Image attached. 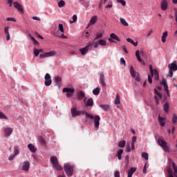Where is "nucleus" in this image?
Instances as JSON below:
<instances>
[{
    "label": "nucleus",
    "instance_id": "1",
    "mask_svg": "<svg viewBox=\"0 0 177 177\" xmlns=\"http://www.w3.org/2000/svg\"><path fill=\"white\" fill-rule=\"evenodd\" d=\"M85 116L87 118H91V120H93L95 128L97 129L99 128V125H100V116L96 115H91L88 113H85Z\"/></svg>",
    "mask_w": 177,
    "mask_h": 177
},
{
    "label": "nucleus",
    "instance_id": "2",
    "mask_svg": "<svg viewBox=\"0 0 177 177\" xmlns=\"http://www.w3.org/2000/svg\"><path fill=\"white\" fill-rule=\"evenodd\" d=\"M64 169L67 176H73L74 174V166L71 165L70 163H66L64 165Z\"/></svg>",
    "mask_w": 177,
    "mask_h": 177
},
{
    "label": "nucleus",
    "instance_id": "3",
    "mask_svg": "<svg viewBox=\"0 0 177 177\" xmlns=\"http://www.w3.org/2000/svg\"><path fill=\"white\" fill-rule=\"evenodd\" d=\"M50 160L53 165V167L55 168L57 171H62L63 169L62 165H59V160H57V157L51 156Z\"/></svg>",
    "mask_w": 177,
    "mask_h": 177
},
{
    "label": "nucleus",
    "instance_id": "4",
    "mask_svg": "<svg viewBox=\"0 0 177 177\" xmlns=\"http://www.w3.org/2000/svg\"><path fill=\"white\" fill-rule=\"evenodd\" d=\"M168 68H169V77H170V78H172V77H174V71H177L176 61H174L173 63L169 64L168 65Z\"/></svg>",
    "mask_w": 177,
    "mask_h": 177
},
{
    "label": "nucleus",
    "instance_id": "5",
    "mask_svg": "<svg viewBox=\"0 0 177 177\" xmlns=\"http://www.w3.org/2000/svg\"><path fill=\"white\" fill-rule=\"evenodd\" d=\"M130 74L133 78L138 81V82H140V75L139 73H136L133 69V66H131L130 68Z\"/></svg>",
    "mask_w": 177,
    "mask_h": 177
},
{
    "label": "nucleus",
    "instance_id": "6",
    "mask_svg": "<svg viewBox=\"0 0 177 177\" xmlns=\"http://www.w3.org/2000/svg\"><path fill=\"white\" fill-rule=\"evenodd\" d=\"M158 145H160L161 147H162L165 151H169V147H168V144L167 143V142L164 141L161 138H158Z\"/></svg>",
    "mask_w": 177,
    "mask_h": 177
},
{
    "label": "nucleus",
    "instance_id": "7",
    "mask_svg": "<svg viewBox=\"0 0 177 177\" xmlns=\"http://www.w3.org/2000/svg\"><path fill=\"white\" fill-rule=\"evenodd\" d=\"M88 113L85 111H77V109L73 108L71 109L72 117H77V115H85V113Z\"/></svg>",
    "mask_w": 177,
    "mask_h": 177
},
{
    "label": "nucleus",
    "instance_id": "8",
    "mask_svg": "<svg viewBox=\"0 0 177 177\" xmlns=\"http://www.w3.org/2000/svg\"><path fill=\"white\" fill-rule=\"evenodd\" d=\"M52 77H50V75L49 73H46L44 77V84L46 86H50L52 85Z\"/></svg>",
    "mask_w": 177,
    "mask_h": 177
},
{
    "label": "nucleus",
    "instance_id": "9",
    "mask_svg": "<svg viewBox=\"0 0 177 177\" xmlns=\"http://www.w3.org/2000/svg\"><path fill=\"white\" fill-rule=\"evenodd\" d=\"M56 55V51H50L48 53H44L43 54L39 55L40 59H45V57H50V56H55Z\"/></svg>",
    "mask_w": 177,
    "mask_h": 177
},
{
    "label": "nucleus",
    "instance_id": "10",
    "mask_svg": "<svg viewBox=\"0 0 177 177\" xmlns=\"http://www.w3.org/2000/svg\"><path fill=\"white\" fill-rule=\"evenodd\" d=\"M13 5L14 7L21 13V15H24V9L23 8V6L17 2H14Z\"/></svg>",
    "mask_w": 177,
    "mask_h": 177
},
{
    "label": "nucleus",
    "instance_id": "11",
    "mask_svg": "<svg viewBox=\"0 0 177 177\" xmlns=\"http://www.w3.org/2000/svg\"><path fill=\"white\" fill-rule=\"evenodd\" d=\"M169 164H171L173 167V169L174 171V176L177 177V166L175 162L172 161V159L171 158H168Z\"/></svg>",
    "mask_w": 177,
    "mask_h": 177
},
{
    "label": "nucleus",
    "instance_id": "12",
    "mask_svg": "<svg viewBox=\"0 0 177 177\" xmlns=\"http://www.w3.org/2000/svg\"><path fill=\"white\" fill-rule=\"evenodd\" d=\"M55 82L56 83L57 86H58L59 89L62 88V77L60 76H55L54 77Z\"/></svg>",
    "mask_w": 177,
    "mask_h": 177
},
{
    "label": "nucleus",
    "instance_id": "13",
    "mask_svg": "<svg viewBox=\"0 0 177 177\" xmlns=\"http://www.w3.org/2000/svg\"><path fill=\"white\" fill-rule=\"evenodd\" d=\"M22 169L23 171H28V170L30 169V162L28 161L24 162L22 165Z\"/></svg>",
    "mask_w": 177,
    "mask_h": 177
},
{
    "label": "nucleus",
    "instance_id": "14",
    "mask_svg": "<svg viewBox=\"0 0 177 177\" xmlns=\"http://www.w3.org/2000/svg\"><path fill=\"white\" fill-rule=\"evenodd\" d=\"M89 46H90L89 45H87L83 48H80L79 50L81 55H82V56H85V54L88 53V50H89Z\"/></svg>",
    "mask_w": 177,
    "mask_h": 177
},
{
    "label": "nucleus",
    "instance_id": "15",
    "mask_svg": "<svg viewBox=\"0 0 177 177\" xmlns=\"http://www.w3.org/2000/svg\"><path fill=\"white\" fill-rule=\"evenodd\" d=\"M162 10H167L168 9V0H162L161 2Z\"/></svg>",
    "mask_w": 177,
    "mask_h": 177
},
{
    "label": "nucleus",
    "instance_id": "16",
    "mask_svg": "<svg viewBox=\"0 0 177 177\" xmlns=\"http://www.w3.org/2000/svg\"><path fill=\"white\" fill-rule=\"evenodd\" d=\"M100 81L101 82V85H102V86H106V84L104 82V73L103 72L100 73Z\"/></svg>",
    "mask_w": 177,
    "mask_h": 177
},
{
    "label": "nucleus",
    "instance_id": "17",
    "mask_svg": "<svg viewBox=\"0 0 177 177\" xmlns=\"http://www.w3.org/2000/svg\"><path fill=\"white\" fill-rule=\"evenodd\" d=\"M158 120L159 121V125H160V127H165V118L161 117L160 115L158 116Z\"/></svg>",
    "mask_w": 177,
    "mask_h": 177
},
{
    "label": "nucleus",
    "instance_id": "18",
    "mask_svg": "<svg viewBox=\"0 0 177 177\" xmlns=\"http://www.w3.org/2000/svg\"><path fill=\"white\" fill-rule=\"evenodd\" d=\"M6 136H10L12 135V132H13V129L12 128L7 127L4 130Z\"/></svg>",
    "mask_w": 177,
    "mask_h": 177
},
{
    "label": "nucleus",
    "instance_id": "19",
    "mask_svg": "<svg viewBox=\"0 0 177 177\" xmlns=\"http://www.w3.org/2000/svg\"><path fill=\"white\" fill-rule=\"evenodd\" d=\"M96 21H97V16L92 17L88 24V26H93V24H95Z\"/></svg>",
    "mask_w": 177,
    "mask_h": 177
},
{
    "label": "nucleus",
    "instance_id": "20",
    "mask_svg": "<svg viewBox=\"0 0 177 177\" xmlns=\"http://www.w3.org/2000/svg\"><path fill=\"white\" fill-rule=\"evenodd\" d=\"M28 148L29 149L30 151H31V153H35L37 151L35 146H34L32 144L28 145Z\"/></svg>",
    "mask_w": 177,
    "mask_h": 177
},
{
    "label": "nucleus",
    "instance_id": "21",
    "mask_svg": "<svg viewBox=\"0 0 177 177\" xmlns=\"http://www.w3.org/2000/svg\"><path fill=\"white\" fill-rule=\"evenodd\" d=\"M64 93H74L75 92V89L74 88H63V91H62Z\"/></svg>",
    "mask_w": 177,
    "mask_h": 177
},
{
    "label": "nucleus",
    "instance_id": "22",
    "mask_svg": "<svg viewBox=\"0 0 177 177\" xmlns=\"http://www.w3.org/2000/svg\"><path fill=\"white\" fill-rule=\"evenodd\" d=\"M100 107H101V109L105 111H109L110 110V106L107 104H101L100 105Z\"/></svg>",
    "mask_w": 177,
    "mask_h": 177
},
{
    "label": "nucleus",
    "instance_id": "23",
    "mask_svg": "<svg viewBox=\"0 0 177 177\" xmlns=\"http://www.w3.org/2000/svg\"><path fill=\"white\" fill-rule=\"evenodd\" d=\"M110 38H111L112 39H115V41H120V37H118V36H117V35H115V33H111L110 35Z\"/></svg>",
    "mask_w": 177,
    "mask_h": 177
},
{
    "label": "nucleus",
    "instance_id": "24",
    "mask_svg": "<svg viewBox=\"0 0 177 177\" xmlns=\"http://www.w3.org/2000/svg\"><path fill=\"white\" fill-rule=\"evenodd\" d=\"M167 37H168V32L165 31V32H163L162 36V42L163 43L166 42L167 39L165 38H167Z\"/></svg>",
    "mask_w": 177,
    "mask_h": 177
},
{
    "label": "nucleus",
    "instance_id": "25",
    "mask_svg": "<svg viewBox=\"0 0 177 177\" xmlns=\"http://www.w3.org/2000/svg\"><path fill=\"white\" fill-rule=\"evenodd\" d=\"M86 106L87 107H89V106H93V99L89 98V99L87 100V102H86Z\"/></svg>",
    "mask_w": 177,
    "mask_h": 177
},
{
    "label": "nucleus",
    "instance_id": "26",
    "mask_svg": "<svg viewBox=\"0 0 177 177\" xmlns=\"http://www.w3.org/2000/svg\"><path fill=\"white\" fill-rule=\"evenodd\" d=\"M164 111L165 113H168V110L169 109V104L168 102H165L164 106H163Z\"/></svg>",
    "mask_w": 177,
    "mask_h": 177
},
{
    "label": "nucleus",
    "instance_id": "27",
    "mask_svg": "<svg viewBox=\"0 0 177 177\" xmlns=\"http://www.w3.org/2000/svg\"><path fill=\"white\" fill-rule=\"evenodd\" d=\"M39 141L40 145H42V146H45V145H46V140H45V138H44L43 137H39Z\"/></svg>",
    "mask_w": 177,
    "mask_h": 177
},
{
    "label": "nucleus",
    "instance_id": "28",
    "mask_svg": "<svg viewBox=\"0 0 177 177\" xmlns=\"http://www.w3.org/2000/svg\"><path fill=\"white\" fill-rule=\"evenodd\" d=\"M134 172H136V167H131L130 169L128 171V175H133Z\"/></svg>",
    "mask_w": 177,
    "mask_h": 177
},
{
    "label": "nucleus",
    "instance_id": "29",
    "mask_svg": "<svg viewBox=\"0 0 177 177\" xmlns=\"http://www.w3.org/2000/svg\"><path fill=\"white\" fill-rule=\"evenodd\" d=\"M93 93L95 95H97L100 93V88L99 87L95 88L94 90H93Z\"/></svg>",
    "mask_w": 177,
    "mask_h": 177
},
{
    "label": "nucleus",
    "instance_id": "30",
    "mask_svg": "<svg viewBox=\"0 0 177 177\" xmlns=\"http://www.w3.org/2000/svg\"><path fill=\"white\" fill-rule=\"evenodd\" d=\"M120 23L125 27H128L129 26L128 22H127L124 18H120Z\"/></svg>",
    "mask_w": 177,
    "mask_h": 177
},
{
    "label": "nucleus",
    "instance_id": "31",
    "mask_svg": "<svg viewBox=\"0 0 177 177\" xmlns=\"http://www.w3.org/2000/svg\"><path fill=\"white\" fill-rule=\"evenodd\" d=\"M122 153H124V150H122V149H119L118 151V160H121V158H122L121 156H122Z\"/></svg>",
    "mask_w": 177,
    "mask_h": 177
},
{
    "label": "nucleus",
    "instance_id": "32",
    "mask_svg": "<svg viewBox=\"0 0 177 177\" xmlns=\"http://www.w3.org/2000/svg\"><path fill=\"white\" fill-rule=\"evenodd\" d=\"M114 103L115 104H120V95L116 94V97L114 100Z\"/></svg>",
    "mask_w": 177,
    "mask_h": 177
},
{
    "label": "nucleus",
    "instance_id": "33",
    "mask_svg": "<svg viewBox=\"0 0 177 177\" xmlns=\"http://www.w3.org/2000/svg\"><path fill=\"white\" fill-rule=\"evenodd\" d=\"M167 173L169 174L168 177H174V171H172V169L168 168Z\"/></svg>",
    "mask_w": 177,
    "mask_h": 177
},
{
    "label": "nucleus",
    "instance_id": "34",
    "mask_svg": "<svg viewBox=\"0 0 177 177\" xmlns=\"http://www.w3.org/2000/svg\"><path fill=\"white\" fill-rule=\"evenodd\" d=\"M59 8H63V6H66V2L63 0H61L58 2Z\"/></svg>",
    "mask_w": 177,
    "mask_h": 177
},
{
    "label": "nucleus",
    "instance_id": "35",
    "mask_svg": "<svg viewBox=\"0 0 177 177\" xmlns=\"http://www.w3.org/2000/svg\"><path fill=\"white\" fill-rule=\"evenodd\" d=\"M125 145H126L125 140L120 141V142H119V143H118L119 147H121L122 149L124 148V147H125Z\"/></svg>",
    "mask_w": 177,
    "mask_h": 177
},
{
    "label": "nucleus",
    "instance_id": "36",
    "mask_svg": "<svg viewBox=\"0 0 177 177\" xmlns=\"http://www.w3.org/2000/svg\"><path fill=\"white\" fill-rule=\"evenodd\" d=\"M0 120H8L6 115L3 114V112L0 111Z\"/></svg>",
    "mask_w": 177,
    "mask_h": 177
},
{
    "label": "nucleus",
    "instance_id": "37",
    "mask_svg": "<svg viewBox=\"0 0 177 177\" xmlns=\"http://www.w3.org/2000/svg\"><path fill=\"white\" fill-rule=\"evenodd\" d=\"M127 42H129L130 44H131V45H138V41L135 43V41L131 38L127 39Z\"/></svg>",
    "mask_w": 177,
    "mask_h": 177
},
{
    "label": "nucleus",
    "instance_id": "38",
    "mask_svg": "<svg viewBox=\"0 0 177 177\" xmlns=\"http://www.w3.org/2000/svg\"><path fill=\"white\" fill-rule=\"evenodd\" d=\"M83 97H85V93H84L82 91H80L79 92V99L82 100Z\"/></svg>",
    "mask_w": 177,
    "mask_h": 177
},
{
    "label": "nucleus",
    "instance_id": "39",
    "mask_svg": "<svg viewBox=\"0 0 177 177\" xmlns=\"http://www.w3.org/2000/svg\"><path fill=\"white\" fill-rule=\"evenodd\" d=\"M142 157L145 158V160H149V154L146 152L142 153Z\"/></svg>",
    "mask_w": 177,
    "mask_h": 177
},
{
    "label": "nucleus",
    "instance_id": "40",
    "mask_svg": "<svg viewBox=\"0 0 177 177\" xmlns=\"http://www.w3.org/2000/svg\"><path fill=\"white\" fill-rule=\"evenodd\" d=\"M29 37L31 41H32L34 44H35L36 45H38V41H37L34 37L31 36V35L30 34H29Z\"/></svg>",
    "mask_w": 177,
    "mask_h": 177
},
{
    "label": "nucleus",
    "instance_id": "41",
    "mask_svg": "<svg viewBox=\"0 0 177 177\" xmlns=\"http://www.w3.org/2000/svg\"><path fill=\"white\" fill-rule=\"evenodd\" d=\"M102 37H103V33H102V32L97 33L95 35V37L94 38V40L99 39L100 38H102Z\"/></svg>",
    "mask_w": 177,
    "mask_h": 177
},
{
    "label": "nucleus",
    "instance_id": "42",
    "mask_svg": "<svg viewBox=\"0 0 177 177\" xmlns=\"http://www.w3.org/2000/svg\"><path fill=\"white\" fill-rule=\"evenodd\" d=\"M59 30L61 32H64V27L63 26V24H59Z\"/></svg>",
    "mask_w": 177,
    "mask_h": 177
},
{
    "label": "nucleus",
    "instance_id": "43",
    "mask_svg": "<svg viewBox=\"0 0 177 177\" xmlns=\"http://www.w3.org/2000/svg\"><path fill=\"white\" fill-rule=\"evenodd\" d=\"M33 53H34L35 56L37 57V56H38V55H39V49L35 48L33 50Z\"/></svg>",
    "mask_w": 177,
    "mask_h": 177
},
{
    "label": "nucleus",
    "instance_id": "44",
    "mask_svg": "<svg viewBox=\"0 0 177 177\" xmlns=\"http://www.w3.org/2000/svg\"><path fill=\"white\" fill-rule=\"evenodd\" d=\"M176 122H177V116L175 114H174L172 118V122L173 124H176Z\"/></svg>",
    "mask_w": 177,
    "mask_h": 177
},
{
    "label": "nucleus",
    "instance_id": "45",
    "mask_svg": "<svg viewBox=\"0 0 177 177\" xmlns=\"http://www.w3.org/2000/svg\"><path fill=\"white\" fill-rule=\"evenodd\" d=\"M120 64H123L124 67L127 66V62L123 57L120 58Z\"/></svg>",
    "mask_w": 177,
    "mask_h": 177
},
{
    "label": "nucleus",
    "instance_id": "46",
    "mask_svg": "<svg viewBox=\"0 0 177 177\" xmlns=\"http://www.w3.org/2000/svg\"><path fill=\"white\" fill-rule=\"evenodd\" d=\"M107 43L106 42V41L103 40V39H100L98 41V44L99 45H106Z\"/></svg>",
    "mask_w": 177,
    "mask_h": 177
},
{
    "label": "nucleus",
    "instance_id": "47",
    "mask_svg": "<svg viewBox=\"0 0 177 177\" xmlns=\"http://www.w3.org/2000/svg\"><path fill=\"white\" fill-rule=\"evenodd\" d=\"M19 153H20V151H19V149H17V147H15L14 148V155L17 156L19 154Z\"/></svg>",
    "mask_w": 177,
    "mask_h": 177
},
{
    "label": "nucleus",
    "instance_id": "48",
    "mask_svg": "<svg viewBox=\"0 0 177 177\" xmlns=\"http://www.w3.org/2000/svg\"><path fill=\"white\" fill-rule=\"evenodd\" d=\"M149 70H150V73L153 77V75H154V70H153V66L151 64L149 65Z\"/></svg>",
    "mask_w": 177,
    "mask_h": 177
},
{
    "label": "nucleus",
    "instance_id": "49",
    "mask_svg": "<svg viewBox=\"0 0 177 177\" xmlns=\"http://www.w3.org/2000/svg\"><path fill=\"white\" fill-rule=\"evenodd\" d=\"M147 165V163H145V165H144V167L142 169L143 174H147V168L146 167Z\"/></svg>",
    "mask_w": 177,
    "mask_h": 177
},
{
    "label": "nucleus",
    "instance_id": "50",
    "mask_svg": "<svg viewBox=\"0 0 177 177\" xmlns=\"http://www.w3.org/2000/svg\"><path fill=\"white\" fill-rule=\"evenodd\" d=\"M118 2H119V3H122V6H125V5H127V2L124 0H118Z\"/></svg>",
    "mask_w": 177,
    "mask_h": 177
},
{
    "label": "nucleus",
    "instance_id": "51",
    "mask_svg": "<svg viewBox=\"0 0 177 177\" xmlns=\"http://www.w3.org/2000/svg\"><path fill=\"white\" fill-rule=\"evenodd\" d=\"M7 21H14L15 23H16V19L12 18V17H8V18H7Z\"/></svg>",
    "mask_w": 177,
    "mask_h": 177
},
{
    "label": "nucleus",
    "instance_id": "52",
    "mask_svg": "<svg viewBox=\"0 0 177 177\" xmlns=\"http://www.w3.org/2000/svg\"><path fill=\"white\" fill-rule=\"evenodd\" d=\"M9 28H10L9 26L5 27V28H4V32H5V34H9Z\"/></svg>",
    "mask_w": 177,
    "mask_h": 177
},
{
    "label": "nucleus",
    "instance_id": "53",
    "mask_svg": "<svg viewBox=\"0 0 177 177\" xmlns=\"http://www.w3.org/2000/svg\"><path fill=\"white\" fill-rule=\"evenodd\" d=\"M160 84H161V85H163V86L167 85V80L162 79V80Z\"/></svg>",
    "mask_w": 177,
    "mask_h": 177
},
{
    "label": "nucleus",
    "instance_id": "54",
    "mask_svg": "<svg viewBox=\"0 0 177 177\" xmlns=\"http://www.w3.org/2000/svg\"><path fill=\"white\" fill-rule=\"evenodd\" d=\"M148 82L150 84L153 83V80L151 79V76H150V75H148Z\"/></svg>",
    "mask_w": 177,
    "mask_h": 177
},
{
    "label": "nucleus",
    "instance_id": "55",
    "mask_svg": "<svg viewBox=\"0 0 177 177\" xmlns=\"http://www.w3.org/2000/svg\"><path fill=\"white\" fill-rule=\"evenodd\" d=\"M15 157H16V156H15V155L10 156L8 158L9 161H12V160L15 159Z\"/></svg>",
    "mask_w": 177,
    "mask_h": 177
},
{
    "label": "nucleus",
    "instance_id": "56",
    "mask_svg": "<svg viewBox=\"0 0 177 177\" xmlns=\"http://www.w3.org/2000/svg\"><path fill=\"white\" fill-rule=\"evenodd\" d=\"M114 176L115 177H120V171H115Z\"/></svg>",
    "mask_w": 177,
    "mask_h": 177
},
{
    "label": "nucleus",
    "instance_id": "57",
    "mask_svg": "<svg viewBox=\"0 0 177 177\" xmlns=\"http://www.w3.org/2000/svg\"><path fill=\"white\" fill-rule=\"evenodd\" d=\"M136 136H133L131 140V144L135 145V142H136Z\"/></svg>",
    "mask_w": 177,
    "mask_h": 177
},
{
    "label": "nucleus",
    "instance_id": "58",
    "mask_svg": "<svg viewBox=\"0 0 177 177\" xmlns=\"http://www.w3.org/2000/svg\"><path fill=\"white\" fill-rule=\"evenodd\" d=\"M74 95V93H66L67 97H71Z\"/></svg>",
    "mask_w": 177,
    "mask_h": 177
},
{
    "label": "nucleus",
    "instance_id": "59",
    "mask_svg": "<svg viewBox=\"0 0 177 177\" xmlns=\"http://www.w3.org/2000/svg\"><path fill=\"white\" fill-rule=\"evenodd\" d=\"M35 36L37 37V38H40V39H43V37L42 36H41L39 34H38V32H35Z\"/></svg>",
    "mask_w": 177,
    "mask_h": 177
},
{
    "label": "nucleus",
    "instance_id": "60",
    "mask_svg": "<svg viewBox=\"0 0 177 177\" xmlns=\"http://www.w3.org/2000/svg\"><path fill=\"white\" fill-rule=\"evenodd\" d=\"M8 3H9V7L12 8V3H13V1L12 0H8Z\"/></svg>",
    "mask_w": 177,
    "mask_h": 177
},
{
    "label": "nucleus",
    "instance_id": "61",
    "mask_svg": "<svg viewBox=\"0 0 177 177\" xmlns=\"http://www.w3.org/2000/svg\"><path fill=\"white\" fill-rule=\"evenodd\" d=\"M153 74H154L155 75H156L157 77H158V71L154 69V70H153Z\"/></svg>",
    "mask_w": 177,
    "mask_h": 177
},
{
    "label": "nucleus",
    "instance_id": "62",
    "mask_svg": "<svg viewBox=\"0 0 177 177\" xmlns=\"http://www.w3.org/2000/svg\"><path fill=\"white\" fill-rule=\"evenodd\" d=\"M32 19L33 20H37L38 21H41V18H38L37 17H33Z\"/></svg>",
    "mask_w": 177,
    "mask_h": 177
},
{
    "label": "nucleus",
    "instance_id": "63",
    "mask_svg": "<svg viewBox=\"0 0 177 177\" xmlns=\"http://www.w3.org/2000/svg\"><path fill=\"white\" fill-rule=\"evenodd\" d=\"M73 21L75 23V21H77V15H74L73 16Z\"/></svg>",
    "mask_w": 177,
    "mask_h": 177
},
{
    "label": "nucleus",
    "instance_id": "64",
    "mask_svg": "<svg viewBox=\"0 0 177 177\" xmlns=\"http://www.w3.org/2000/svg\"><path fill=\"white\" fill-rule=\"evenodd\" d=\"M175 18H176V21L177 23V11H176L175 14H174Z\"/></svg>",
    "mask_w": 177,
    "mask_h": 177
}]
</instances>
